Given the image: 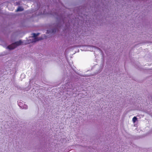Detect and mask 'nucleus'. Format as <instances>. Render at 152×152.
Instances as JSON below:
<instances>
[{"label":"nucleus","mask_w":152,"mask_h":152,"mask_svg":"<svg viewBox=\"0 0 152 152\" xmlns=\"http://www.w3.org/2000/svg\"><path fill=\"white\" fill-rule=\"evenodd\" d=\"M26 44V43H24L23 41L20 40L18 41H17L15 43L12 44V45H9L8 47V48L10 49H12L15 48L17 46L23 44Z\"/></svg>","instance_id":"nucleus-1"},{"label":"nucleus","mask_w":152,"mask_h":152,"mask_svg":"<svg viewBox=\"0 0 152 152\" xmlns=\"http://www.w3.org/2000/svg\"><path fill=\"white\" fill-rule=\"evenodd\" d=\"M39 33L37 34H33V36L30 37V41L29 42H35L36 41H37L39 40H41L42 39V38H38L37 37V36L39 35Z\"/></svg>","instance_id":"nucleus-2"},{"label":"nucleus","mask_w":152,"mask_h":152,"mask_svg":"<svg viewBox=\"0 0 152 152\" xmlns=\"http://www.w3.org/2000/svg\"><path fill=\"white\" fill-rule=\"evenodd\" d=\"M23 10V9L21 7H19L17 10V11H21Z\"/></svg>","instance_id":"nucleus-3"},{"label":"nucleus","mask_w":152,"mask_h":152,"mask_svg":"<svg viewBox=\"0 0 152 152\" xmlns=\"http://www.w3.org/2000/svg\"><path fill=\"white\" fill-rule=\"evenodd\" d=\"M137 120V118L136 117H134L132 118V121L134 123H135Z\"/></svg>","instance_id":"nucleus-4"},{"label":"nucleus","mask_w":152,"mask_h":152,"mask_svg":"<svg viewBox=\"0 0 152 152\" xmlns=\"http://www.w3.org/2000/svg\"><path fill=\"white\" fill-rule=\"evenodd\" d=\"M22 108L25 109H26L28 108V107L26 105L24 104L23 107H22Z\"/></svg>","instance_id":"nucleus-5"},{"label":"nucleus","mask_w":152,"mask_h":152,"mask_svg":"<svg viewBox=\"0 0 152 152\" xmlns=\"http://www.w3.org/2000/svg\"><path fill=\"white\" fill-rule=\"evenodd\" d=\"M54 32V31L53 30L52 31V32Z\"/></svg>","instance_id":"nucleus-6"},{"label":"nucleus","mask_w":152,"mask_h":152,"mask_svg":"<svg viewBox=\"0 0 152 152\" xmlns=\"http://www.w3.org/2000/svg\"><path fill=\"white\" fill-rule=\"evenodd\" d=\"M47 32H48V33H49V31H47Z\"/></svg>","instance_id":"nucleus-7"},{"label":"nucleus","mask_w":152,"mask_h":152,"mask_svg":"<svg viewBox=\"0 0 152 152\" xmlns=\"http://www.w3.org/2000/svg\"><path fill=\"white\" fill-rule=\"evenodd\" d=\"M92 47L95 48V47L94 46H93Z\"/></svg>","instance_id":"nucleus-8"}]
</instances>
